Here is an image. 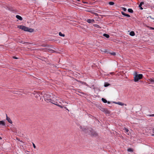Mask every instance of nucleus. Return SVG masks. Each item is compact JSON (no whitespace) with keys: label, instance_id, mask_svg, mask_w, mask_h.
Returning <instances> with one entry per match:
<instances>
[{"label":"nucleus","instance_id":"1","mask_svg":"<svg viewBox=\"0 0 154 154\" xmlns=\"http://www.w3.org/2000/svg\"><path fill=\"white\" fill-rule=\"evenodd\" d=\"M79 128L85 134L91 135L94 137H97L98 136L97 134L94 131L91 127H85L82 125L79 126Z\"/></svg>","mask_w":154,"mask_h":154},{"label":"nucleus","instance_id":"2","mask_svg":"<svg viewBox=\"0 0 154 154\" xmlns=\"http://www.w3.org/2000/svg\"><path fill=\"white\" fill-rule=\"evenodd\" d=\"M18 27L25 31H28L30 32H33L34 30L32 29L29 28L27 27L22 25L18 26Z\"/></svg>","mask_w":154,"mask_h":154},{"label":"nucleus","instance_id":"3","mask_svg":"<svg viewBox=\"0 0 154 154\" xmlns=\"http://www.w3.org/2000/svg\"><path fill=\"white\" fill-rule=\"evenodd\" d=\"M143 75L142 74H138L137 72H135L134 74V80L135 82H138L139 79H142Z\"/></svg>","mask_w":154,"mask_h":154},{"label":"nucleus","instance_id":"4","mask_svg":"<svg viewBox=\"0 0 154 154\" xmlns=\"http://www.w3.org/2000/svg\"><path fill=\"white\" fill-rule=\"evenodd\" d=\"M51 95L48 93L45 94L43 97H44L45 100L48 102H51L52 101L51 99H49Z\"/></svg>","mask_w":154,"mask_h":154},{"label":"nucleus","instance_id":"5","mask_svg":"<svg viewBox=\"0 0 154 154\" xmlns=\"http://www.w3.org/2000/svg\"><path fill=\"white\" fill-rule=\"evenodd\" d=\"M87 21L89 23H93L94 22V20L93 19H88Z\"/></svg>","mask_w":154,"mask_h":154},{"label":"nucleus","instance_id":"6","mask_svg":"<svg viewBox=\"0 0 154 154\" xmlns=\"http://www.w3.org/2000/svg\"><path fill=\"white\" fill-rule=\"evenodd\" d=\"M114 103H116V104H117L119 105H121V106H123L124 105H125V106H126V104H124V103H122V102H114Z\"/></svg>","mask_w":154,"mask_h":154},{"label":"nucleus","instance_id":"7","mask_svg":"<svg viewBox=\"0 0 154 154\" xmlns=\"http://www.w3.org/2000/svg\"><path fill=\"white\" fill-rule=\"evenodd\" d=\"M6 118H7L6 119L7 120V121H8V122H9L10 123L12 124V122L11 121V119L9 118L8 116H6Z\"/></svg>","mask_w":154,"mask_h":154},{"label":"nucleus","instance_id":"8","mask_svg":"<svg viewBox=\"0 0 154 154\" xmlns=\"http://www.w3.org/2000/svg\"><path fill=\"white\" fill-rule=\"evenodd\" d=\"M148 81L154 83V78H152L149 79L148 80Z\"/></svg>","mask_w":154,"mask_h":154},{"label":"nucleus","instance_id":"9","mask_svg":"<svg viewBox=\"0 0 154 154\" xmlns=\"http://www.w3.org/2000/svg\"><path fill=\"white\" fill-rule=\"evenodd\" d=\"M16 17L20 20H23L22 17L19 15H17L16 16Z\"/></svg>","mask_w":154,"mask_h":154},{"label":"nucleus","instance_id":"10","mask_svg":"<svg viewBox=\"0 0 154 154\" xmlns=\"http://www.w3.org/2000/svg\"><path fill=\"white\" fill-rule=\"evenodd\" d=\"M122 14L123 15H124V16H127V17H130V15H129V14H126L124 12H122Z\"/></svg>","mask_w":154,"mask_h":154},{"label":"nucleus","instance_id":"11","mask_svg":"<svg viewBox=\"0 0 154 154\" xmlns=\"http://www.w3.org/2000/svg\"><path fill=\"white\" fill-rule=\"evenodd\" d=\"M104 112L106 114H109L110 113V112L109 110L106 109L104 110Z\"/></svg>","mask_w":154,"mask_h":154},{"label":"nucleus","instance_id":"12","mask_svg":"<svg viewBox=\"0 0 154 154\" xmlns=\"http://www.w3.org/2000/svg\"><path fill=\"white\" fill-rule=\"evenodd\" d=\"M144 4V2H141L139 6V7L140 8L141 10L143 9V8L141 7V6L143 4Z\"/></svg>","mask_w":154,"mask_h":154},{"label":"nucleus","instance_id":"13","mask_svg":"<svg viewBox=\"0 0 154 154\" xmlns=\"http://www.w3.org/2000/svg\"><path fill=\"white\" fill-rule=\"evenodd\" d=\"M5 125V123L3 121H0V125Z\"/></svg>","mask_w":154,"mask_h":154},{"label":"nucleus","instance_id":"14","mask_svg":"<svg viewBox=\"0 0 154 154\" xmlns=\"http://www.w3.org/2000/svg\"><path fill=\"white\" fill-rule=\"evenodd\" d=\"M130 35L132 36H134L135 33L134 31H131L130 33Z\"/></svg>","mask_w":154,"mask_h":154},{"label":"nucleus","instance_id":"15","mask_svg":"<svg viewBox=\"0 0 154 154\" xmlns=\"http://www.w3.org/2000/svg\"><path fill=\"white\" fill-rule=\"evenodd\" d=\"M103 36L104 37H105L107 38H108L109 37V35H108V34H105V33H104L103 34Z\"/></svg>","mask_w":154,"mask_h":154},{"label":"nucleus","instance_id":"16","mask_svg":"<svg viewBox=\"0 0 154 154\" xmlns=\"http://www.w3.org/2000/svg\"><path fill=\"white\" fill-rule=\"evenodd\" d=\"M127 151L128 152H133V149L131 148H129L128 149Z\"/></svg>","mask_w":154,"mask_h":154},{"label":"nucleus","instance_id":"17","mask_svg":"<svg viewBox=\"0 0 154 154\" xmlns=\"http://www.w3.org/2000/svg\"><path fill=\"white\" fill-rule=\"evenodd\" d=\"M59 35L61 36H62V37L65 36V35L64 34H63L62 33L60 32H59Z\"/></svg>","mask_w":154,"mask_h":154},{"label":"nucleus","instance_id":"18","mask_svg":"<svg viewBox=\"0 0 154 154\" xmlns=\"http://www.w3.org/2000/svg\"><path fill=\"white\" fill-rule=\"evenodd\" d=\"M102 100L104 103H106L107 102V100L103 98H102Z\"/></svg>","mask_w":154,"mask_h":154},{"label":"nucleus","instance_id":"19","mask_svg":"<svg viewBox=\"0 0 154 154\" xmlns=\"http://www.w3.org/2000/svg\"><path fill=\"white\" fill-rule=\"evenodd\" d=\"M128 12L131 13H132L133 12V10L131 9L130 8L128 9Z\"/></svg>","mask_w":154,"mask_h":154},{"label":"nucleus","instance_id":"20","mask_svg":"<svg viewBox=\"0 0 154 154\" xmlns=\"http://www.w3.org/2000/svg\"><path fill=\"white\" fill-rule=\"evenodd\" d=\"M110 84L107 83H105L104 86L105 87H107Z\"/></svg>","mask_w":154,"mask_h":154},{"label":"nucleus","instance_id":"21","mask_svg":"<svg viewBox=\"0 0 154 154\" xmlns=\"http://www.w3.org/2000/svg\"><path fill=\"white\" fill-rule=\"evenodd\" d=\"M93 25L95 27H97V28H101L100 26L97 24H94Z\"/></svg>","mask_w":154,"mask_h":154},{"label":"nucleus","instance_id":"22","mask_svg":"<svg viewBox=\"0 0 154 154\" xmlns=\"http://www.w3.org/2000/svg\"><path fill=\"white\" fill-rule=\"evenodd\" d=\"M109 4L110 5H113L114 4V3L113 2H109Z\"/></svg>","mask_w":154,"mask_h":154},{"label":"nucleus","instance_id":"23","mask_svg":"<svg viewBox=\"0 0 154 154\" xmlns=\"http://www.w3.org/2000/svg\"><path fill=\"white\" fill-rule=\"evenodd\" d=\"M123 129L125 130L126 132H128V129L125 127Z\"/></svg>","mask_w":154,"mask_h":154},{"label":"nucleus","instance_id":"24","mask_svg":"<svg viewBox=\"0 0 154 154\" xmlns=\"http://www.w3.org/2000/svg\"><path fill=\"white\" fill-rule=\"evenodd\" d=\"M55 105H57V106H58L62 108H63V106H61V105H59V104H55Z\"/></svg>","mask_w":154,"mask_h":154},{"label":"nucleus","instance_id":"25","mask_svg":"<svg viewBox=\"0 0 154 154\" xmlns=\"http://www.w3.org/2000/svg\"><path fill=\"white\" fill-rule=\"evenodd\" d=\"M122 10H123L124 11H126L127 10V9L126 8L124 7H122Z\"/></svg>","mask_w":154,"mask_h":154},{"label":"nucleus","instance_id":"26","mask_svg":"<svg viewBox=\"0 0 154 154\" xmlns=\"http://www.w3.org/2000/svg\"><path fill=\"white\" fill-rule=\"evenodd\" d=\"M110 54L112 55H116V54L115 52L110 53Z\"/></svg>","mask_w":154,"mask_h":154},{"label":"nucleus","instance_id":"27","mask_svg":"<svg viewBox=\"0 0 154 154\" xmlns=\"http://www.w3.org/2000/svg\"><path fill=\"white\" fill-rule=\"evenodd\" d=\"M48 51H53L51 49V48H48Z\"/></svg>","mask_w":154,"mask_h":154},{"label":"nucleus","instance_id":"28","mask_svg":"<svg viewBox=\"0 0 154 154\" xmlns=\"http://www.w3.org/2000/svg\"><path fill=\"white\" fill-rule=\"evenodd\" d=\"M152 132L153 134H152V135L154 136V128L152 129Z\"/></svg>","mask_w":154,"mask_h":154},{"label":"nucleus","instance_id":"29","mask_svg":"<svg viewBox=\"0 0 154 154\" xmlns=\"http://www.w3.org/2000/svg\"><path fill=\"white\" fill-rule=\"evenodd\" d=\"M63 108H64V109H66L68 111H69V110L67 108H66V106H63Z\"/></svg>","mask_w":154,"mask_h":154},{"label":"nucleus","instance_id":"30","mask_svg":"<svg viewBox=\"0 0 154 154\" xmlns=\"http://www.w3.org/2000/svg\"><path fill=\"white\" fill-rule=\"evenodd\" d=\"M32 145H33V147H34V148H35L36 146H35V144L33 143H32Z\"/></svg>","mask_w":154,"mask_h":154},{"label":"nucleus","instance_id":"31","mask_svg":"<svg viewBox=\"0 0 154 154\" xmlns=\"http://www.w3.org/2000/svg\"><path fill=\"white\" fill-rule=\"evenodd\" d=\"M20 42L21 43H23V44L24 43H26V42H23V41H21ZM26 43H27V42H26Z\"/></svg>","mask_w":154,"mask_h":154},{"label":"nucleus","instance_id":"32","mask_svg":"<svg viewBox=\"0 0 154 154\" xmlns=\"http://www.w3.org/2000/svg\"><path fill=\"white\" fill-rule=\"evenodd\" d=\"M108 103V104H110V102H109V101H107V102Z\"/></svg>","mask_w":154,"mask_h":154},{"label":"nucleus","instance_id":"33","mask_svg":"<svg viewBox=\"0 0 154 154\" xmlns=\"http://www.w3.org/2000/svg\"><path fill=\"white\" fill-rule=\"evenodd\" d=\"M149 116H154V114L152 115H149Z\"/></svg>","mask_w":154,"mask_h":154},{"label":"nucleus","instance_id":"34","mask_svg":"<svg viewBox=\"0 0 154 154\" xmlns=\"http://www.w3.org/2000/svg\"><path fill=\"white\" fill-rule=\"evenodd\" d=\"M149 17H150V18H152V19H154V18H152V17H151V16H149Z\"/></svg>","mask_w":154,"mask_h":154},{"label":"nucleus","instance_id":"35","mask_svg":"<svg viewBox=\"0 0 154 154\" xmlns=\"http://www.w3.org/2000/svg\"><path fill=\"white\" fill-rule=\"evenodd\" d=\"M152 28H153V27H150V29H152Z\"/></svg>","mask_w":154,"mask_h":154},{"label":"nucleus","instance_id":"36","mask_svg":"<svg viewBox=\"0 0 154 154\" xmlns=\"http://www.w3.org/2000/svg\"><path fill=\"white\" fill-rule=\"evenodd\" d=\"M14 58H15V59H17V57H14Z\"/></svg>","mask_w":154,"mask_h":154},{"label":"nucleus","instance_id":"37","mask_svg":"<svg viewBox=\"0 0 154 154\" xmlns=\"http://www.w3.org/2000/svg\"><path fill=\"white\" fill-rule=\"evenodd\" d=\"M107 52V51H104V52Z\"/></svg>","mask_w":154,"mask_h":154},{"label":"nucleus","instance_id":"38","mask_svg":"<svg viewBox=\"0 0 154 154\" xmlns=\"http://www.w3.org/2000/svg\"><path fill=\"white\" fill-rule=\"evenodd\" d=\"M83 2V3H87V2Z\"/></svg>","mask_w":154,"mask_h":154},{"label":"nucleus","instance_id":"39","mask_svg":"<svg viewBox=\"0 0 154 154\" xmlns=\"http://www.w3.org/2000/svg\"><path fill=\"white\" fill-rule=\"evenodd\" d=\"M152 29H154V28L153 27L152 28Z\"/></svg>","mask_w":154,"mask_h":154},{"label":"nucleus","instance_id":"40","mask_svg":"<svg viewBox=\"0 0 154 154\" xmlns=\"http://www.w3.org/2000/svg\"><path fill=\"white\" fill-rule=\"evenodd\" d=\"M2 139V138L0 137V139Z\"/></svg>","mask_w":154,"mask_h":154},{"label":"nucleus","instance_id":"41","mask_svg":"<svg viewBox=\"0 0 154 154\" xmlns=\"http://www.w3.org/2000/svg\"><path fill=\"white\" fill-rule=\"evenodd\" d=\"M52 103H53V104H54V103H53L52 102H51Z\"/></svg>","mask_w":154,"mask_h":154},{"label":"nucleus","instance_id":"42","mask_svg":"<svg viewBox=\"0 0 154 154\" xmlns=\"http://www.w3.org/2000/svg\"><path fill=\"white\" fill-rule=\"evenodd\" d=\"M95 88H94V89H95Z\"/></svg>","mask_w":154,"mask_h":154}]
</instances>
